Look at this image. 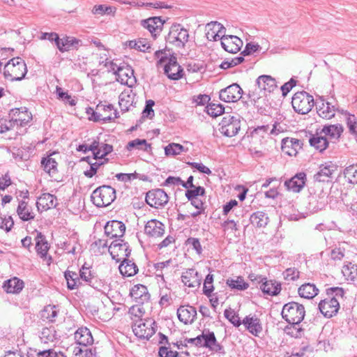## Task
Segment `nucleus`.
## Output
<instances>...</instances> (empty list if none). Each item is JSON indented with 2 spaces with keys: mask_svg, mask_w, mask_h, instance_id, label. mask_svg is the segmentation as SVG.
Listing matches in <instances>:
<instances>
[{
  "mask_svg": "<svg viewBox=\"0 0 357 357\" xmlns=\"http://www.w3.org/2000/svg\"><path fill=\"white\" fill-rule=\"evenodd\" d=\"M155 57L158 59L157 66L164 68L167 76L173 80H178L183 76V69L175 56H168L163 51H156Z\"/></svg>",
  "mask_w": 357,
  "mask_h": 357,
  "instance_id": "obj_1",
  "label": "nucleus"
},
{
  "mask_svg": "<svg viewBox=\"0 0 357 357\" xmlns=\"http://www.w3.org/2000/svg\"><path fill=\"white\" fill-rule=\"evenodd\" d=\"M335 293V296H342L343 290L342 288L333 287L327 289L328 297L321 300L319 303V309L321 313L326 317L331 318L335 315L340 308L339 301L334 296H331L330 294Z\"/></svg>",
  "mask_w": 357,
  "mask_h": 357,
  "instance_id": "obj_2",
  "label": "nucleus"
},
{
  "mask_svg": "<svg viewBox=\"0 0 357 357\" xmlns=\"http://www.w3.org/2000/svg\"><path fill=\"white\" fill-rule=\"evenodd\" d=\"M26 73V65L20 57L13 58L4 66V76L6 79L10 81L22 80Z\"/></svg>",
  "mask_w": 357,
  "mask_h": 357,
  "instance_id": "obj_3",
  "label": "nucleus"
},
{
  "mask_svg": "<svg viewBox=\"0 0 357 357\" xmlns=\"http://www.w3.org/2000/svg\"><path fill=\"white\" fill-rule=\"evenodd\" d=\"M91 198L96 206H107L116 199V190L109 185H102L93 190Z\"/></svg>",
  "mask_w": 357,
  "mask_h": 357,
  "instance_id": "obj_4",
  "label": "nucleus"
},
{
  "mask_svg": "<svg viewBox=\"0 0 357 357\" xmlns=\"http://www.w3.org/2000/svg\"><path fill=\"white\" fill-rule=\"evenodd\" d=\"M305 314V307L296 302H290L283 306L282 316L289 324L301 323Z\"/></svg>",
  "mask_w": 357,
  "mask_h": 357,
  "instance_id": "obj_5",
  "label": "nucleus"
},
{
  "mask_svg": "<svg viewBox=\"0 0 357 357\" xmlns=\"http://www.w3.org/2000/svg\"><path fill=\"white\" fill-rule=\"evenodd\" d=\"M108 70L112 71L116 75V80L122 84L132 86L135 82L133 70L128 66H118L112 61L105 63Z\"/></svg>",
  "mask_w": 357,
  "mask_h": 357,
  "instance_id": "obj_6",
  "label": "nucleus"
},
{
  "mask_svg": "<svg viewBox=\"0 0 357 357\" xmlns=\"http://www.w3.org/2000/svg\"><path fill=\"white\" fill-rule=\"evenodd\" d=\"M291 105L298 114H305L310 112L314 105L313 97L305 91L296 93L292 97Z\"/></svg>",
  "mask_w": 357,
  "mask_h": 357,
  "instance_id": "obj_7",
  "label": "nucleus"
},
{
  "mask_svg": "<svg viewBox=\"0 0 357 357\" xmlns=\"http://www.w3.org/2000/svg\"><path fill=\"white\" fill-rule=\"evenodd\" d=\"M155 322L152 319L135 320L132 331L139 338L149 340L155 333Z\"/></svg>",
  "mask_w": 357,
  "mask_h": 357,
  "instance_id": "obj_8",
  "label": "nucleus"
},
{
  "mask_svg": "<svg viewBox=\"0 0 357 357\" xmlns=\"http://www.w3.org/2000/svg\"><path fill=\"white\" fill-rule=\"evenodd\" d=\"M117 118V112L111 104L99 103L93 110L90 120L107 122Z\"/></svg>",
  "mask_w": 357,
  "mask_h": 357,
  "instance_id": "obj_9",
  "label": "nucleus"
},
{
  "mask_svg": "<svg viewBox=\"0 0 357 357\" xmlns=\"http://www.w3.org/2000/svg\"><path fill=\"white\" fill-rule=\"evenodd\" d=\"M219 126V130L222 135L231 137L240 130L241 121L238 117L227 114L222 118Z\"/></svg>",
  "mask_w": 357,
  "mask_h": 357,
  "instance_id": "obj_10",
  "label": "nucleus"
},
{
  "mask_svg": "<svg viewBox=\"0 0 357 357\" xmlns=\"http://www.w3.org/2000/svg\"><path fill=\"white\" fill-rule=\"evenodd\" d=\"M145 200L151 207L161 208L168 203L169 196L162 189H153L146 192Z\"/></svg>",
  "mask_w": 357,
  "mask_h": 357,
  "instance_id": "obj_11",
  "label": "nucleus"
},
{
  "mask_svg": "<svg viewBox=\"0 0 357 357\" xmlns=\"http://www.w3.org/2000/svg\"><path fill=\"white\" fill-rule=\"evenodd\" d=\"M318 115L326 119H330L335 116L337 110V104L334 100L329 101L324 97H319L315 102Z\"/></svg>",
  "mask_w": 357,
  "mask_h": 357,
  "instance_id": "obj_12",
  "label": "nucleus"
},
{
  "mask_svg": "<svg viewBox=\"0 0 357 357\" xmlns=\"http://www.w3.org/2000/svg\"><path fill=\"white\" fill-rule=\"evenodd\" d=\"M188 39V31L180 24L172 26L167 36V41L178 47H183Z\"/></svg>",
  "mask_w": 357,
  "mask_h": 357,
  "instance_id": "obj_13",
  "label": "nucleus"
},
{
  "mask_svg": "<svg viewBox=\"0 0 357 357\" xmlns=\"http://www.w3.org/2000/svg\"><path fill=\"white\" fill-rule=\"evenodd\" d=\"M108 251L114 259L121 261L130 256L131 250L127 243L119 238L111 243Z\"/></svg>",
  "mask_w": 357,
  "mask_h": 357,
  "instance_id": "obj_14",
  "label": "nucleus"
},
{
  "mask_svg": "<svg viewBox=\"0 0 357 357\" xmlns=\"http://www.w3.org/2000/svg\"><path fill=\"white\" fill-rule=\"evenodd\" d=\"M196 347H207L213 351H220L222 347L217 342L215 334L209 331H204L201 335L195 337Z\"/></svg>",
  "mask_w": 357,
  "mask_h": 357,
  "instance_id": "obj_15",
  "label": "nucleus"
},
{
  "mask_svg": "<svg viewBox=\"0 0 357 357\" xmlns=\"http://www.w3.org/2000/svg\"><path fill=\"white\" fill-rule=\"evenodd\" d=\"M243 90L237 84H232L220 90V99L226 102H237L242 96Z\"/></svg>",
  "mask_w": 357,
  "mask_h": 357,
  "instance_id": "obj_16",
  "label": "nucleus"
},
{
  "mask_svg": "<svg viewBox=\"0 0 357 357\" xmlns=\"http://www.w3.org/2000/svg\"><path fill=\"white\" fill-rule=\"evenodd\" d=\"M12 122L15 126H24L32 119V115L25 107L15 108L12 109L10 113Z\"/></svg>",
  "mask_w": 357,
  "mask_h": 357,
  "instance_id": "obj_17",
  "label": "nucleus"
},
{
  "mask_svg": "<svg viewBox=\"0 0 357 357\" xmlns=\"http://www.w3.org/2000/svg\"><path fill=\"white\" fill-rule=\"evenodd\" d=\"M256 84L257 87L254 90H259L266 94L273 92L278 88L275 78L266 75L259 76L256 80Z\"/></svg>",
  "mask_w": 357,
  "mask_h": 357,
  "instance_id": "obj_18",
  "label": "nucleus"
},
{
  "mask_svg": "<svg viewBox=\"0 0 357 357\" xmlns=\"http://www.w3.org/2000/svg\"><path fill=\"white\" fill-rule=\"evenodd\" d=\"M225 32V28L218 22H211L206 25V36L210 41L221 40Z\"/></svg>",
  "mask_w": 357,
  "mask_h": 357,
  "instance_id": "obj_19",
  "label": "nucleus"
},
{
  "mask_svg": "<svg viewBox=\"0 0 357 357\" xmlns=\"http://www.w3.org/2000/svg\"><path fill=\"white\" fill-rule=\"evenodd\" d=\"M243 41L236 36L228 35L222 37L221 45L227 52L236 54L240 51L243 46Z\"/></svg>",
  "mask_w": 357,
  "mask_h": 357,
  "instance_id": "obj_20",
  "label": "nucleus"
},
{
  "mask_svg": "<svg viewBox=\"0 0 357 357\" xmlns=\"http://www.w3.org/2000/svg\"><path fill=\"white\" fill-rule=\"evenodd\" d=\"M250 101L258 109L260 113H264L266 108L268 106V99L267 94L259 91V90H252L249 93Z\"/></svg>",
  "mask_w": 357,
  "mask_h": 357,
  "instance_id": "obj_21",
  "label": "nucleus"
},
{
  "mask_svg": "<svg viewBox=\"0 0 357 357\" xmlns=\"http://www.w3.org/2000/svg\"><path fill=\"white\" fill-rule=\"evenodd\" d=\"M242 324L245 326V328L253 335L259 336L263 331L262 324L261 320L255 314H250L246 316Z\"/></svg>",
  "mask_w": 357,
  "mask_h": 357,
  "instance_id": "obj_22",
  "label": "nucleus"
},
{
  "mask_svg": "<svg viewBox=\"0 0 357 357\" xmlns=\"http://www.w3.org/2000/svg\"><path fill=\"white\" fill-rule=\"evenodd\" d=\"M125 231L126 226L121 221L112 220L108 222L105 226V233L111 238L122 237Z\"/></svg>",
  "mask_w": 357,
  "mask_h": 357,
  "instance_id": "obj_23",
  "label": "nucleus"
},
{
  "mask_svg": "<svg viewBox=\"0 0 357 357\" xmlns=\"http://www.w3.org/2000/svg\"><path fill=\"white\" fill-rule=\"evenodd\" d=\"M336 170L337 166L332 162L322 164L319 166V171L314 175V179L318 182L328 181Z\"/></svg>",
  "mask_w": 357,
  "mask_h": 357,
  "instance_id": "obj_24",
  "label": "nucleus"
},
{
  "mask_svg": "<svg viewBox=\"0 0 357 357\" xmlns=\"http://www.w3.org/2000/svg\"><path fill=\"white\" fill-rule=\"evenodd\" d=\"M301 148L302 143L298 139L287 137L282 141V151L288 155L296 156Z\"/></svg>",
  "mask_w": 357,
  "mask_h": 357,
  "instance_id": "obj_25",
  "label": "nucleus"
},
{
  "mask_svg": "<svg viewBox=\"0 0 357 357\" xmlns=\"http://www.w3.org/2000/svg\"><path fill=\"white\" fill-rule=\"evenodd\" d=\"M177 316L183 324H192L196 319L197 310L191 305H181L177 310Z\"/></svg>",
  "mask_w": 357,
  "mask_h": 357,
  "instance_id": "obj_26",
  "label": "nucleus"
},
{
  "mask_svg": "<svg viewBox=\"0 0 357 357\" xmlns=\"http://www.w3.org/2000/svg\"><path fill=\"white\" fill-rule=\"evenodd\" d=\"M181 280L188 287H199L201 284L202 276L194 268H189L183 273Z\"/></svg>",
  "mask_w": 357,
  "mask_h": 357,
  "instance_id": "obj_27",
  "label": "nucleus"
},
{
  "mask_svg": "<svg viewBox=\"0 0 357 357\" xmlns=\"http://www.w3.org/2000/svg\"><path fill=\"white\" fill-rule=\"evenodd\" d=\"M145 234L153 238L160 237L164 234V225L155 220L152 219L148 221L144 227Z\"/></svg>",
  "mask_w": 357,
  "mask_h": 357,
  "instance_id": "obj_28",
  "label": "nucleus"
},
{
  "mask_svg": "<svg viewBox=\"0 0 357 357\" xmlns=\"http://www.w3.org/2000/svg\"><path fill=\"white\" fill-rule=\"evenodd\" d=\"M131 298L139 304H143L149 300L150 295L146 286L143 284L135 285L130 290Z\"/></svg>",
  "mask_w": 357,
  "mask_h": 357,
  "instance_id": "obj_29",
  "label": "nucleus"
},
{
  "mask_svg": "<svg viewBox=\"0 0 357 357\" xmlns=\"http://www.w3.org/2000/svg\"><path fill=\"white\" fill-rule=\"evenodd\" d=\"M261 282L260 289L261 291L270 296H276L281 291V284L275 280H268L266 278H263L259 281Z\"/></svg>",
  "mask_w": 357,
  "mask_h": 357,
  "instance_id": "obj_30",
  "label": "nucleus"
},
{
  "mask_svg": "<svg viewBox=\"0 0 357 357\" xmlns=\"http://www.w3.org/2000/svg\"><path fill=\"white\" fill-rule=\"evenodd\" d=\"M56 204L57 202L56 197L50 193L43 194L36 202L38 211H47L56 207Z\"/></svg>",
  "mask_w": 357,
  "mask_h": 357,
  "instance_id": "obj_31",
  "label": "nucleus"
},
{
  "mask_svg": "<svg viewBox=\"0 0 357 357\" xmlns=\"http://www.w3.org/2000/svg\"><path fill=\"white\" fill-rule=\"evenodd\" d=\"M75 340L76 342L84 347L90 345L93 342L91 331L87 328H79L75 333Z\"/></svg>",
  "mask_w": 357,
  "mask_h": 357,
  "instance_id": "obj_32",
  "label": "nucleus"
},
{
  "mask_svg": "<svg viewBox=\"0 0 357 357\" xmlns=\"http://www.w3.org/2000/svg\"><path fill=\"white\" fill-rule=\"evenodd\" d=\"M142 26L149 30L153 36H156L162 31L163 22L160 17H154L143 20Z\"/></svg>",
  "mask_w": 357,
  "mask_h": 357,
  "instance_id": "obj_33",
  "label": "nucleus"
},
{
  "mask_svg": "<svg viewBox=\"0 0 357 357\" xmlns=\"http://www.w3.org/2000/svg\"><path fill=\"white\" fill-rule=\"evenodd\" d=\"M81 44V40L72 36H65L59 38L57 47L60 52L69 51L71 48H77Z\"/></svg>",
  "mask_w": 357,
  "mask_h": 357,
  "instance_id": "obj_34",
  "label": "nucleus"
},
{
  "mask_svg": "<svg viewBox=\"0 0 357 357\" xmlns=\"http://www.w3.org/2000/svg\"><path fill=\"white\" fill-rule=\"evenodd\" d=\"M305 174L304 173H299L295 175L289 181H285L284 185L288 190L294 192H299L305 185Z\"/></svg>",
  "mask_w": 357,
  "mask_h": 357,
  "instance_id": "obj_35",
  "label": "nucleus"
},
{
  "mask_svg": "<svg viewBox=\"0 0 357 357\" xmlns=\"http://www.w3.org/2000/svg\"><path fill=\"white\" fill-rule=\"evenodd\" d=\"M3 288L6 293L19 294L24 288V282L14 277L4 282Z\"/></svg>",
  "mask_w": 357,
  "mask_h": 357,
  "instance_id": "obj_36",
  "label": "nucleus"
},
{
  "mask_svg": "<svg viewBox=\"0 0 357 357\" xmlns=\"http://www.w3.org/2000/svg\"><path fill=\"white\" fill-rule=\"evenodd\" d=\"M119 268L120 273L125 277L133 276L138 272L137 265L128 257L122 260Z\"/></svg>",
  "mask_w": 357,
  "mask_h": 357,
  "instance_id": "obj_37",
  "label": "nucleus"
},
{
  "mask_svg": "<svg viewBox=\"0 0 357 357\" xmlns=\"http://www.w3.org/2000/svg\"><path fill=\"white\" fill-rule=\"evenodd\" d=\"M17 213L20 218L23 221H29L35 218V214L31 207L28 205L27 202L23 200L19 202Z\"/></svg>",
  "mask_w": 357,
  "mask_h": 357,
  "instance_id": "obj_38",
  "label": "nucleus"
},
{
  "mask_svg": "<svg viewBox=\"0 0 357 357\" xmlns=\"http://www.w3.org/2000/svg\"><path fill=\"white\" fill-rule=\"evenodd\" d=\"M298 293L302 298L312 299L318 294L319 289L314 284L305 283L298 288Z\"/></svg>",
  "mask_w": 357,
  "mask_h": 357,
  "instance_id": "obj_39",
  "label": "nucleus"
},
{
  "mask_svg": "<svg viewBox=\"0 0 357 357\" xmlns=\"http://www.w3.org/2000/svg\"><path fill=\"white\" fill-rule=\"evenodd\" d=\"M53 152L47 158H43L41 160V165L45 170L50 176H54L57 173V162L55 158L52 156L55 155Z\"/></svg>",
  "mask_w": 357,
  "mask_h": 357,
  "instance_id": "obj_40",
  "label": "nucleus"
},
{
  "mask_svg": "<svg viewBox=\"0 0 357 357\" xmlns=\"http://www.w3.org/2000/svg\"><path fill=\"white\" fill-rule=\"evenodd\" d=\"M35 240L36 250L37 253L40 256V257H45L49 250L48 243L45 240V237L42 234L41 232L37 231V235L35 238Z\"/></svg>",
  "mask_w": 357,
  "mask_h": 357,
  "instance_id": "obj_41",
  "label": "nucleus"
},
{
  "mask_svg": "<svg viewBox=\"0 0 357 357\" xmlns=\"http://www.w3.org/2000/svg\"><path fill=\"white\" fill-rule=\"evenodd\" d=\"M96 146V149L93 150V159H102L113 151L112 145L100 143L98 141Z\"/></svg>",
  "mask_w": 357,
  "mask_h": 357,
  "instance_id": "obj_42",
  "label": "nucleus"
},
{
  "mask_svg": "<svg viewBox=\"0 0 357 357\" xmlns=\"http://www.w3.org/2000/svg\"><path fill=\"white\" fill-rule=\"evenodd\" d=\"M310 144L316 149L322 152L328 145V142L325 136L319 134L313 135L309 140Z\"/></svg>",
  "mask_w": 357,
  "mask_h": 357,
  "instance_id": "obj_43",
  "label": "nucleus"
},
{
  "mask_svg": "<svg viewBox=\"0 0 357 357\" xmlns=\"http://www.w3.org/2000/svg\"><path fill=\"white\" fill-rule=\"evenodd\" d=\"M269 218L263 211H257L250 216V222L258 227H264L268 223Z\"/></svg>",
  "mask_w": 357,
  "mask_h": 357,
  "instance_id": "obj_44",
  "label": "nucleus"
},
{
  "mask_svg": "<svg viewBox=\"0 0 357 357\" xmlns=\"http://www.w3.org/2000/svg\"><path fill=\"white\" fill-rule=\"evenodd\" d=\"M226 284L232 289L238 291L245 290L248 288V283L245 282L243 278L241 276H236L233 278L227 280Z\"/></svg>",
  "mask_w": 357,
  "mask_h": 357,
  "instance_id": "obj_45",
  "label": "nucleus"
},
{
  "mask_svg": "<svg viewBox=\"0 0 357 357\" xmlns=\"http://www.w3.org/2000/svg\"><path fill=\"white\" fill-rule=\"evenodd\" d=\"M67 282V287L69 289H76L80 284L81 278L77 273L66 271L64 273Z\"/></svg>",
  "mask_w": 357,
  "mask_h": 357,
  "instance_id": "obj_46",
  "label": "nucleus"
},
{
  "mask_svg": "<svg viewBox=\"0 0 357 357\" xmlns=\"http://www.w3.org/2000/svg\"><path fill=\"white\" fill-rule=\"evenodd\" d=\"M151 144L147 143L146 139H135L129 142L126 146L128 151H130L132 149L142 150L149 151L151 149Z\"/></svg>",
  "mask_w": 357,
  "mask_h": 357,
  "instance_id": "obj_47",
  "label": "nucleus"
},
{
  "mask_svg": "<svg viewBox=\"0 0 357 357\" xmlns=\"http://www.w3.org/2000/svg\"><path fill=\"white\" fill-rule=\"evenodd\" d=\"M284 331L287 335L295 338H299L304 335V328L300 326V323L289 324Z\"/></svg>",
  "mask_w": 357,
  "mask_h": 357,
  "instance_id": "obj_48",
  "label": "nucleus"
},
{
  "mask_svg": "<svg viewBox=\"0 0 357 357\" xmlns=\"http://www.w3.org/2000/svg\"><path fill=\"white\" fill-rule=\"evenodd\" d=\"M342 132V127L340 125H330L324 126L321 132V134H324V136H329L333 139H337Z\"/></svg>",
  "mask_w": 357,
  "mask_h": 357,
  "instance_id": "obj_49",
  "label": "nucleus"
},
{
  "mask_svg": "<svg viewBox=\"0 0 357 357\" xmlns=\"http://www.w3.org/2000/svg\"><path fill=\"white\" fill-rule=\"evenodd\" d=\"M187 151L181 144L176 143H171L165 147V153L167 156H175Z\"/></svg>",
  "mask_w": 357,
  "mask_h": 357,
  "instance_id": "obj_50",
  "label": "nucleus"
},
{
  "mask_svg": "<svg viewBox=\"0 0 357 357\" xmlns=\"http://www.w3.org/2000/svg\"><path fill=\"white\" fill-rule=\"evenodd\" d=\"M119 98V104L121 109L123 112L128 111L133 102L131 96L128 92L124 91L120 94Z\"/></svg>",
  "mask_w": 357,
  "mask_h": 357,
  "instance_id": "obj_51",
  "label": "nucleus"
},
{
  "mask_svg": "<svg viewBox=\"0 0 357 357\" xmlns=\"http://www.w3.org/2000/svg\"><path fill=\"white\" fill-rule=\"evenodd\" d=\"M128 46L132 49H136L141 52H146L151 49L149 43L146 39H139L138 40H130Z\"/></svg>",
  "mask_w": 357,
  "mask_h": 357,
  "instance_id": "obj_52",
  "label": "nucleus"
},
{
  "mask_svg": "<svg viewBox=\"0 0 357 357\" xmlns=\"http://www.w3.org/2000/svg\"><path fill=\"white\" fill-rule=\"evenodd\" d=\"M89 284L95 289H97L98 291L102 292H105V291L109 289V285L107 282L105 280L100 279L96 276H94L93 278L91 280H90Z\"/></svg>",
  "mask_w": 357,
  "mask_h": 357,
  "instance_id": "obj_53",
  "label": "nucleus"
},
{
  "mask_svg": "<svg viewBox=\"0 0 357 357\" xmlns=\"http://www.w3.org/2000/svg\"><path fill=\"white\" fill-rule=\"evenodd\" d=\"M92 13L97 15H103L105 14H114L116 8L106 5H96L92 9Z\"/></svg>",
  "mask_w": 357,
  "mask_h": 357,
  "instance_id": "obj_54",
  "label": "nucleus"
},
{
  "mask_svg": "<svg viewBox=\"0 0 357 357\" xmlns=\"http://www.w3.org/2000/svg\"><path fill=\"white\" fill-rule=\"evenodd\" d=\"M207 114L213 117H217L224 113L225 108L220 104L210 103L206 107Z\"/></svg>",
  "mask_w": 357,
  "mask_h": 357,
  "instance_id": "obj_55",
  "label": "nucleus"
},
{
  "mask_svg": "<svg viewBox=\"0 0 357 357\" xmlns=\"http://www.w3.org/2000/svg\"><path fill=\"white\" fill-rule=\"evenodd\" d=\"M74 357H98L95 349L75 347L73 351Z\"/></svg>",
  "mask_w": 357,
  "mask_h": 357,
  "instance_id": "obj_56",
  "label": "nucleus"
},
{
  "mask_svg": "<svg viewBox=\"0 0 357 357\" xmlns=\"http://www.w3.org/2000/svg\"><path fill=\"white\" fill-rule=\"evenodd\" d=\"M344 174L349 183H357V164L346 167Z\"/></svg>",
  "mask_w": 357,
  "mask_h": 357,
  "instance_id": "obj_57",
  "label": "nucleus"
},
{
  "mask_svg": "<svg viewBox=\"0 0 357 357\" xmlns=\"http://www.w3.org/2000/svg\"><path fill=\"white\" fill-rule=\"evenodd\" d=\"M40 339L43 343L52 342L55 339V331L51 328H44L40 332Z\"/></svg>",
  "mask_w": 357,
  "mask_h": 357,
  "instance_id": "obj_58",
  "label": "nucleus"
},
{
  "mask_svg": "<svg viewBox=\"0 0 357 357\" xmlns=\"http://www.w3.org/2000/svg\"><path fill=\"white\" fill-rule=\"evenodd\" d=\"M41 317L43 319H47L50 322L54 321L55 318L57 317V310H56V306L48 305L45 307L42 312Z\"/></svg>",
  "mask_w": 357,
  "mask_h": 357,
  "instance_id": "obj_59",
  "label": "nucleus"
},
{
  "mask_svg": "<svg viewBox=\"0 0 357 357\" xmlns=\"http://www.w3.org/2000/svg\"><path fill=\"white\" fill-rule=\"evenodd\" d=\"M56 93L58 97V99L64 101L66 103L69 104L71 106H74L76 104L75 100H74L70 95H69L67 92L63 91L62 88L59 86H56Z\"/></svg>",
  "mask_w": 357,
  "mask_h": 357,
  "instance_id": "obj_60",
  "label": "nucleus"
},
{
  "mask_svg": "<svg viewBox=\"0 0 357 357\" xmlns=\"http://www.w3.org/2000/svg\"><path fill=\"white\" fill-rule=\"evenodd\" d=\"M224 315L234 326H239L242 324L238 314L231 308L226 309Z\"/></svg>",
  "mask_w": 357,
  "mask_h": 357,
  "instance_id": "obj_61",
  "label": "nucleus"
},
{
  "mask_svg": "<svg viewBox=\"0 0 357 357\" xmlns=\"http://www.w3.org/2000/svg\"><path fill=\"white\" fill-rule=\"evenodd\" d=\"M204 194L205 189L203 187L195 186L186 190L185 197L188 199H192V198L199 197V196H203Z\"/></svg>",
  "mask_w": 357,
  "mask_h": 357,
  "instance_id": "obj_62",
  "label": "nucleus"
},
{
  "mask_svg": "<svg viewBox=\"0 0 357 357\" xmlns=\"http://www.w3.org/2000/svg\"><path fill=\"white\" fill-rule=\"evenodd\" d=\"M268 126H259L255 128L252 132V138L254 140H258L260 137L264 138L268 135Z\"/></svg>",
  "mask_w": 357,
  "mask_h": 357,
  "instance_id": "obj_63",
  "label": "nucleus"
},
{
  "mask_svg": "<svg viewBox=\"0 0 357 357\" xmlns=\"http://www.w3.org/2000/svg\"><path fill=\"white\" fill-rule=\"evenodd\" d=\"M145 311L144 307L141 305V304H136L132 305L129 309V314L130 315L131 319L137 318L140 319V318L144 315Z\"/></svg>",
  "mask_w": 357,
  "mask_h": 357,
  "instance_id": "obj_64",
  "label": "nucleus"
}]
</instances>
